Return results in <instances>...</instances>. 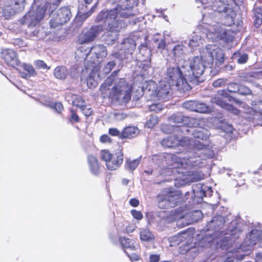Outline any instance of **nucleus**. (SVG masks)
<instances>
[{
    "mask_svg": "<svg viewBox=\"0 0 262 262\" xmlns=\"http://www.w3.org/2000/svg\"><path fill=\"white\" fill-rule=\"evenodd\" d=\"M134 15L130 0H126L122 4H117L114 8L100 11L96 20L98 21L103 20L107 24L106 40L114 43L118 38V33L120 29L126 26L123 19Z\"/></svg>",
    "mask_w": 262,
    "mask_h": 262,
    "instance_id": "obj_1",
    "label": "nucleus"
},
{
    "mask_svg": "<svg viewBox=\"0 0 262 262\" xmlns=\"http://www.w3.org/2000/svg\"><path fill=\"white\" fill-rule=\"evenodd\" d=\"M114 81L113 78L107 77L102 83L100 87L102 97L104 99L108 98L112 102L119 104L128 103L132 97V86L123 79H120L119 82L114 84L110 90Z\"/></svg>",
    "mask_w": 262,
    "mask_h": 262,
    "instance_id": "obj_2",
    "label": "nucleus"
},
{
    "mask_svg": "<svg viewBox=\"0 0 262 262\" xmlns=\"http://www.w3.org/2000/svg\"><path fill=\"white\" fill-rule=\"evenodd\" d=\"M100 156L101 160L105 162L106 168L110 171L118 169L124 161V154L121 149H118L113 152L108 149H102L100 151Z\"/></svg>",
    "mask_w": 262,
    "mask_h": 262,
    "instance_id": "obj_3",
    "label": "nucleus"
},
{
    "mask_svg": "<svg viewBox=\"0 0 262 262\" xmlns=\"http://www.w3.org/2000/svg\"><path fill=\"white\" fill-rule=\"evenodd\" d=\"M186 74H184L179 66H169L165 73V82L171 86H180L186 83Z\"/></svg>",
    "mask_w": 262,
    "mask_h": 262,
    "instance_id": "obj_4",
    "label": "nucleus"
},
{
    "mask_svg": "<svg viewBox=\"0 0 262 262\" xmlns=\"http://www.w3.org/2000/svg\"><path fill=\"white\" fill-rule=\"evenodd\" d=\"M72 16L70 9L68 7H62L52 14L50 21L52 28H56L69 21Z\"/></svg>",
    "mask_w": 262,
    "mask_h": 262,
    "instance_id": "obj_5",
    "label": "nucleus"
},
{
    "mask_svg": "<svg viewBox=\"0 0 262 262\" xmlns=\"http://www.w3.org/2000/svg\"><path fill=\"white\" fill-rule=\"evenodd\" d=\"M215 11L219 13H224L227 17L231 19V23H234L236 16V13L231 0H219L214 3L213 5Z\"/></svg>",
    "mask_w": 262,
    "mask_h": 262,
    "instance_id": "obj_6",
    "label": "nucleus"
},
{
    "mask_svg": "<svg viewBox=\"0 0 262 262\" xmlns=\"http://www.w3.org/2000/svg\"><path fill=\"white\" fill-rule=\"evenodd\" d=\"M102 28L101 26H93L89 29H85L79 34L77 39L79 45L89 43L92 42L102 32Z\"/></svg>",
    "mask_w": 262,
    "mask_h": 262,
    "instance_id": "obj_7",
    "label": "nucleus"
},
{
    "mask_svg": "<svg viewBox=\"0 0 262 262\" xmlns=\"http://www.w3.org/2000/svg\"><path fill=\"white\" fill-rule=\"evenodd\" d=\"M1 57L4 62L8 66L13 68L20 65L18 54L11 49H3L1 51Z\"/></svg>",
    "mask_w": 262,
    "mask_h": 262,
    "instance_id": "obj_8",
    "label": "nucleus"
},
{
    "mask_svg": "<svg viewBox=\"0 0 262 262\" xmlns=\"http://www.w3.org/2000/svg\"><path fill=\"white\" fill-rule=\"evenodd\" d=\"M203 55L201 57L198 56L193 57L189 61V67L192 71V75L196 78L200 77L204 73L205 66L203 62V57L206 58V55Z\"/></svg>",
    "mask_w": 262,
    "mask_h": 262,
    "instance_id": "obj_9",
    "label": "nucleus"
},
{
    "mask_svg": "<svg viewBox=\"0 0 262 262\" xmlns=\"http://www.w3.org/2000/svg\"><path fill=\"white\" fill-rule=\"evenodd\" d=\"M44 14L40 11H30L21 19L22 25L27 24L29 27L37 25L43 18Z\"/></svg>",
    "mask_w": 262,
    "mask_h": 262,
    "instance_id": "obj_10",
    "label": "nucleus"
},
{
    "mask_svg": "<svg viewBox=\"0 0 262 262\" xmlns=\"http://www.w3.org/2000/svg\"><path fill=\"white\" fill-rule=\"evenodd\" d=\"M169 120L177 124L178 126H192L195 121L193 118L185 116L182 113L178 112L171 115Z\"/></svg>",
    "mask_w": 262,
    "mask_h": 262,
    "instance_id": "obj_11",
    "label": "nucleus"
},
{
    "mask_svg": "<svg viewBox=\"0 0 262 262\" xmlns=\"http://www.w3.org/2000/svg\"><path fill=\"white\" fill-rule=\"evenodd\" d=\"M136 44L135 42L131 43L129 47H123L119 51L114 52L110 55L111 59H116L119 61L128 58V55H132L136 49Z\"/></svg>",
    "mask_w": 262,
    "mask_h": 262,
    "instance_id": "obj_12",
    "label": "nucleus"
},
{
    "mask_svg": "<svg viewBox=\"0 0 262 262\" xmlns=\"http://www.w3.org/2000/svg\"><path fill=\"white\" fill-rule=\"evenodd\" d=\"M165 81L160 82L159 85L155 91V96L158 100L164 102L169 100L170 90L171 85L165 83Z\"/></svg>",
    "mask_w": 262,
    "mask_h": 262,
    "instance_id": "obj_13",
    "label": "nucleus"
},
{
    "mask_svg": "<svg viewBox=\"0 0 262 262\" xmlns=\"http://www.w3.org/2000/svg\"><path fill=\"white\" fill-rule=\"evenodd\" d=\"M25 0H10L6 10L11 15L19 13L25 9Z\"/></svg>",
    "mask_w": 262,
    "mask_h": 262,
    "instance_id": "obj_14",
    "label": "nucleus"
},
{
    "mask_svg": "<svg viewBox=\"0 0 262 262\" xmlns=\"http://www.w3.org/2000/svg\"><path fill=\"white\" fill-rule=\"evenodd\" d=\"M182 199V194L178 191H169L164 195V200L177 206Z\"/></svg>",
    "mask_w": 262,
    "mask_h": 262,
    "instance_id": "obj_15",
    "label": "nucleus"
},
{
    "mask_svg": "<svg viewBox=\"0 0 262 262\" xmlns=\"http://www.w3.org/2000/svg\"><path fill=\"white\" fill-rule=\"evenodd\" d=\"M88 162L91 172L94 175H98L100 172V166L97 158L93 155H89Z\"/></svg>",
    "mask_w": 262,
    "mask_h": 262,
    "instance_id": "obj_16",
    "label": "nucleus"
},
{
    "mask_svg": "<svg viewBox=\"0 0 262 262\" xmlns=\"http://www.w3.org/2000/svg\"><path fill=\"white\" fill-rule=\"evenodd\" d=\"M119 241L124 249L129 248L135 250L137 249V246H139L135 240L125 237H120Z\"/></svg>",
    "mask_w": 262,
    "mask_h": 262,
    "instance_id": "obj_17",
    "label": "nucleus"
},
{
    "mask_svg": "<svg viewBox=\"0 0 262 262\" xmlns=\"http://www.w3.org/2000/svg\"><path fill=\"white\" fill-rule=\"evenodd\" d=\"M139 235L142 242H149L155 239L154 234L147 227L140 229Z\"/></svg>",
    "mask_w": 262,
    "mask_h": 262,
    "instance_id": "obj_18",
    "label": "nucleus"
},
{
    "mask_svg": "<svg viewBox=\"0 0 262 262\" xmlns=\"http://www.w3.org/2000/svg\"><path fill=\"white\" fill-rule=\"evenodd\" d=\"M253 12V25L256 28H258L262 25V7H254Z\"/></svg>",
    "mask_w": 262,
    "mask_h": 262,
    "instance_id": "obj_19",
    "label": "nucleus"
},
{
    "mask_svg": "<svg viewBox=\"0 0 262 262\" xmlns=\"http://www.w3.org/2000/svg\"><path fill=\"white\" fill-rule=\"evenodd\" d=\"M192 135L195 139L206 140L208 138V131L204 128H192Z\"/></svg>",
    "mask_w": 262,
    "mask_h": 262,
    "instance_id": "obj_20",
    "label": "nucleus"
},
{
    "mask_svg": "<svg viewBox=\"0 0 262 262\" xmlns=\"http://www.w3.org/2000/svg\"><path fill=\"white\" fill-rule=\"evenodd\" d=\"M207 53L208 54V57H209V59L208 60L212 63L213 62V61L214 59L216 60V63H219V64H222L224 61V55L222 53V51L221 50H220V52L218 51L215 52V57H214L213 53L211 52L210 51H209V49L208 47L206 48L205 49Z\"/></svg>",
    "mask_w": 262,
    "mask_h": 262,
    "instance_id": "obj_21",
    "label": "nucleus"
},
{
    "mask_svg": "<svg viewBox=\"0 0 262 262\" xmlns=\"http://www.w3.org/2000/svg\"><path fill=\"white\" fill-rule=\"evenodd\" d=\"M68 74V69L63 66H58L54 70V75L58 79L63 80L66 79Z\"/></svg>",
    "mask_w": 262,
    "mask_h": 262,
    "instance_id": "obj_22",
    "label": "nucleus"
},
{
    "mask_svg": "<svg viewBox=\"0 0 262 262\" xmlns=\"http://www.w3.org/2000/svg\"><path fill=\"white\" fill-rule=\"evenodd\" d=\"M137 128L134 126H128L124 128L121 134L122 139H131L137 135Z\"/></svg>",
    "mask_w": 262,
    "mask_h": 262,
    "instance_id": "obj_23",
    "label": "nucleus"
},
{
    "mask_svg": "<svg viewBox=\"0 0 262 262\" xmlns=\"http://www.w3.org/2000/svg\"><path fill=\"white\" fill-rule=\"evenodd\" d=\"M178 138L173 136H169L164 139L161 143L163 146L165 147H173L178 145Z\"/></svg>",
    "mask_w": 262,
    "mask_h": 262,
    "instance_id": "obj_24",
    "label": "nucleus"
},
{
    "mask_svg": "<svg viewBox=\"0 0 262 262\" xmlns=\"http://www.w3.org/2000/svg\"><path fill=\"white\" fill-rule=\"evenodd\" d=\"M239 85V84L235 82L230 83L228 84L227 90H224L221 91L220 94L223 96L228 97V92L238 93Z\"/></svg>",
    "mask_w": 262,
    "mask_h": 262,
    "instance_id": "obj_25",
    "label": "nucleus"
},
{
    "mask_svg": "<svg viewBox=\"0 0 262 262\" xmlns=\"http://www.w3.org/2000/svg\"><path fill=\"white\" fill-rule=\"evenodd\" d=\"M24 69L27 73H23L21 76L26 79H28L32 76H36L37 75L34 68L31 65L25 64Z\"/></svg>",
    "mask_w": 262,
    "mask_h": 262,
    "instance_id": "obj_26",
    "label": "nucleus"
},
{
    "mask_svg": "<svg viewBox=\"0 0 262 262\" xmlns=\"http://www.w3.org/2000/svg\"><path fill=\"white\" fill-rule=\"evenodd\" d=\"M72 100V104L75 105L79 108L83 107V105L85 104V101L84 99L80 96L76 94H73L71 96Z\"/></svg>",
    "mask_w": 262,
    "mask_h": 262,
    "instance_id": "obj_27",
    "label": "nucleus"
},
{
    "mask_svg": "<svg viewBox=\"0 0 262 262\" xmlns=\"http://www.w3.org/2000/svg\"><path fill=\"white\" fill-rule=\"evenodd\" d=\"M195 112L209 113L211 112V108L206 104L196 101Z\"/></svg>",
    "mask_w": 262,
    "mask_h": 262,
    "instance_id": "obj_28",
    "label": "nucleus"
},
{
    "mask_svg": "<svg viewBox=\"0 0 262 262\" xmlns=\"http://www.w3.org/2000/svg\"><path fill=\"white\" fill-rule=\"evenodd\" d=\"M48 106L54 109L58 113H61L63 110V106L61 102H49Z\"/></svg>",
    "mask_w": 262,
    "mask_h": 262,
    "instance_id": "obj_29",
    "label": "nucleus"
},
{
    "mask_svg": "<svg viewBox=\"0 0 262 262\" xmlns=\"http://www.w3.org/2000/svg\"><path fill=\"white\" fill-rule=\"evenodd\" d=\"M184 46L182 45H177L173 49L172 52L175 57H179L184 54Z\"/></svg>",
    "mask_w": 262,
    "mask_h": 262,
    "instance_id": "obj_30",
    "label": "nucleus"
},
{
    "mask_svg": "<svg viewBox=\"0 0 262 262\" xmlns=\"http://www.w3.org/2000/svg\"><path fill=\"white\" fill-rule=\"evenodd\" d=\"M196 101H187L183 103V106L186 109L191 111L195 112Z\"/></svg>",
    "mask_w": 262,
    "mask_h": 262,
    "instance_id": "obj_31",
    "label": "nucleus"
},
{
    "mask_svg": "<svg viewBox=\"0 0 262 262\" xmlns=\"http://www.w3.org/2000/svg\"><path fill=\"white\" fill-rule=\"evenodd\" d=\"M158 121L157 116L151 115L150 118L146 121V126L148 128H151L158 124Z\"/></svg>",
    "mask_w": 262,
    "mask_h": 262,
    "instance_id": "obj_32",
    "label": "nucleus"
},
{
    "mask_svg": "<svg viewBox=\"0 0 262 262\" xmlns=\"http://www.w3.org/2000/svg\"><path fill=\"white\" fill-rule=\"evenodd\" d=\"M140 163L139 160L137 159L133 160H127L126 162L127 168L130 170H135L139 165Z\"/></svg>",
    "mask_w": 262,
    "mask_h": 262,
    "instance_id": "obj_33",
    "label": "nucleus"
},
{
    "mask_svg": "<svg viewBox=\"0 0 262 262\" xmlns=\"http://www.w3.org/2000/svg\"><path fill=\"white\" fill-rule=\"evenodd\" d=\"M239 91L238 94L242 95H249L252 94V91L247 86L239 84L238 88Z\"/></svg>",
    "mask_w": 262,
    "mask_h": 262,
    "instance_id": "obj_34",
    "label": "nucleus"
},
{
    "mask_svg": "<svg viewBox=\"0 0 262 262\" xmlns=\"http://www.w3.org/2000/svg\"><path fill=\"white\" fill-rule=\"evenodd\" d=\"M70 112L71 116L69 118L70 122L72 123H78L80 121V118L76 111L73 109H71Z\"/></svg>",
    "mask_w": 262,
    "mask_h": 262,
    "instance_id": "obj_35",
    "label": "nucleus"
},
{
    "mask_svg": "<svg viewBox=\"0 0 262 262\" xmlns=\"http://www.w3.org/2000/svg\"><path fill=\"white\" fill-rule=\"evenodd\" d=\"M212 102L225 109H226L228 104V103H226V102L224 101L222 98L219 97H213L212 98Z\"/></svg>",
    "mask_w": 262,
    "mask_h": 262,
    "instance_id": "obj_36",
    "label": "nucleus"
},
{
    "mask_svg": "<svg viewBox=\"0 0 262 262\" xmlns=\"http://www.w3.org/2000/svg\"><path fill=\"white\" fill-rule=\"evenodd\" d=\"M34 64L36 66V68L39 69H47L49 70L50 69V67H48L47 64L41 60H36L34 62Z\"/></svg>",
    "mask_w": 262,
    "mask_h": 262,
    "instance_id": "obj_37",
    "label": "nucleus"
},
{
    "mask_svg": "<svg viewBox=\"0 0 262 262\" xmlns=\"http://www.w3.org/2000/svg\"><path fill=\"white\" fill-rule=\"evenodd\" d=\"M80 108L86 117H89L92 114L93 110L92 107H89L88 105H85V104L83 105V107H81Z\"/></svg>",
    "mask_w": 262,
    "mask_h": 262,
    "instance_id": "obj_38",
    "label": "nucleus"
},
{
    "mask_svg": "<svg viewBox=\"0 0 262 262\" xmlns=\"http://www.w3.org/2000/svg\"><path fill=\"white\" fill-rule=\"evenodd\" d=\"M116 66L114 61H109L104 67V71L106 73H110Z\"/></svg>",
    "mask_w": 262,
    "mask_h": 262,
    "instance_id": "obj_39",
    "label": "nucleus"
},
{
    "mask_svg": "<svg viewBox=\"0 0 262 262\" xmlns=\"http://www.w3.org/2000/svg\"><path fill=\"white\" fill-rule=\"evenodd\" d=\"M130 213L133 217L137 220H141L143 217V214L140 211L133 209L131 210Z\"/></svg>",
    "mask_w": 262,
    "mask_h": 262,
    "instance_id": "obj_40",
    "label": "nucleus"
},
{
    "mask_svg": "<svg viewBox=\"0 0 262 262\" xmlns=\"http://www.w3.org/2000/svg\"><path fill=\"white\" fill-rule=\"evenodd\" d=\"M226 79L224 78H219L215 80L213 83L212 85L214 88H219L225 85L226 83Z\"/></svg>",
    "mask_w": 262,
    "mask_h": 262,
    "instance_id": "obj_41",
    "label": "nucleus"
},
{
    "mask_svg": "<svg viewBox=\"0 0 262 262\" xmlns=\"http://www.w3.org/2000/svg\"><path fill=\"white\" fill-rule=\"evenodd\" d=\"M194 147L197 150H205L208 148V146L201 142L200 141H195L194 144Z\"/></svg>",
    "mask_w": 262,
    "mask_h": 262,
    "instance_id": "obj_42",
    "label": "nucleus"
},
{
    "mask_svg": "<svg viewBox=\"0 0 262 262\" xmlns=\"http://www.w3.org/2000/svg\"><path fill=\"white\" fill-rule=\"evenodd\" d=\"M166 47V43L165 39H162L159 41L157 48L160 52H162Z\"/></svg>",
    "mask_w": 262,
    "mask_h": 262,
    "instance_id": "obj_43",
    "label": "nucleus"
},
{
    "mask_svg": "<svg viewBox=\"0 0 262 262\" xmlns=\"http://www.w3.org/2000/svg\"><path fill=\"white\" fill-rule=\"evenodd\" d=\"M162 105L159 103L152 104L149 105V109L150 111L159 112L162 110Z\"/></svg>",
    "mask_w": 262,
    "mask_h": 262,
    "instance_id": "obj_44",
    "label": "nucleus"
},
{
    "mask_svg": "<svg viewBox=\"0 0 262 262\" xmlns=\"http://www.w3.org/2000/svg\"><path fill=\"white\" fill-rule=\"evenodd\" d=\"M137 226L135 224L130 223L126 226L125 232L127 233H132L135 230Z\"/></svg>",
    "mask_w": 262,
    "mask_h": 262,
    "instance_id": "obj_45",
    "label": "nucleus"
},
{
    "mask_svg": "<svg viewBox=\"0 0 262 262\" xmlns=\"http://www.w3.org/2000/svg\"><path fill=\"white\" fill-rule=\"evenodd\" d=\"M124 252L132 261H138L140 259V256L137 253L128 254L125 250Z\"/></svg>",
    "mask_w": 262,
    "mask_h": 262,
    "instance_id": "obj_46",
    "label": "nucleus"
},
{
    "mask_svg": "<svg viewBox=\"0 0 262 262\" xmlns=\"http://www.w3.org/2000/svg\"><path fill=\"white\" fill-rule=\"evenodd\" d=\"M248 59V56L247 54H243L241 55L237 59V62L240 64L246 63Z\"/></svg>",
    "mask_w": 262,
    "mask_h": 262,
    "instance_id": "obj_47",
    "label": "nucleus"
},
{
    "mask_svg": "<svg viewBox=\"0 0 262 262\" xmlns=\"http://www.w3.org/2000/svg\"><path fill=\"white\" fill-rule=\"evenodd\" d=\"M226 110L234 114L238 115L239 113V111L235 107L232 105L228 104L227 107L226 108Z\"/></svg>",
    "mask_w": 262,
    "mask_h": 262,
    "instance_id": "obj_48",
    "label": "nucleus"
},
{
    "mask_svg": "<svg viewBox=\"0 0 262 262\" xmlns=\"http://www.w3.org/2000/svg\"><path fill=\"white\" fill-rule=\"evenodd\" d=\"M100 141L101 143H111L112 140L111 138L106 134L102 135L100 138Z\"/></svg>",
    "mask_w": 262,
    "mask_h": 262,
    "instance_id": "obj_49",
    "label": "nucleus"
},
{
    "mask_svg": "<svg viewBox=\"0 0 262 262\" xmlns=\"http://www.w3.org/2000/svg\"><path fill=\"white\" fill-rule=\"evenodd\" d=\"M12 43L19 48L24 46V41L22 39L19 38H14L13 39Z\"/></svg>",
    "mask_w": 262,
    "mask_h": 262,
    "instance_id": "obj_50",
    "label": "nucleus"
},
{
    "mask_svg": "<svg viewBox=\"0 0 262 262\" xmlns=\"http://www.w3.org/2000/svg\"><path fill=\"white\" fill-rule=\"evenodd\" d=\"M87 84L89 88L95 87L96 85V82L94 80L93 78L91 76H89V78H87Z\"/></svg>",
    "mask_w": 262,
    "mask_h": 262,
    "instance_id": "obj_51",
    "label": "nucleus"
},
{
    "mask_svg": "<svg viewBox=\"0 0 262 262\" xmlns=\"http://www.w3.org/2000/svg\"><path fill=\"white\" fill-rule=\"evenodd\" d=\"M187 234V231L184 230L182 231L180 233H179L177 235L178 238H180V240L181 241H183V239H186L188 237V235Z\"/></svg>",
    "mask_w": 262,
    "mask_h": 262,
    "instance_id": "obj_52",
    "label": "nucleus"
},
{
    "mask_svg": "<svg viewBox=\"0 0 262 262\" xmlns=\"http://www.w3.org/2000/svg\"><path fill=\"white\" fill-rule=\"evenodd\" d=\"M108 134L112 136H118L120 133L116 128H110L108 129Z\"/></svg>",
    "mask_w": 262,
    "mask_h": 262,
    "instance_id": "obj_53",
    "label": "nucleus"
},
{
    "mask_svg": "<svg viewBox=\"0 0 262 262\" xmlns=\"http://www.w3.org/2000/svg\"><path fill=\"white\" fill-rule=\"evenodd\" d=\"M129 203L130 205H131L132 207H136L139 205L140 202L138 199L135 198H132L130 199Z\"/></svg>",
    "mask_w": 262,
    "mask_h": 262,
    "instance_id": "obj_54",
    "label": "nucleus"
},
{
    "mask_svg": "<svg viewBox=\"0 0 262 262\" xmlns=\"http://www.w3.org/2000/svg\"><path fill=\"white\" fill-rule=\"evenodd\" d=\"M150 262H159L160 261V255L151 254L149 256Z\"/></svg>",
    "mask_w": 262,
    "mask_h": 262,
    "instance_id": "obj_55",
    "label": "nucleus"
},
{
    "mask_svg": "<svg viewBox=\"0 0 262 262\" xmlns=\"http://www.w3.org/2000/svg\"><path fill=\"white\" fill-rule=\"evenodd\" d=\"M147 48H148V47H147V45L146 43H142L139 47V52L140 53H143V51L144 50L147 51Z\"/></svg>",
    "mask_w": 262,
    "mask_h": 262,
    "instance_id": "obj_56",
    "label": "nucleus"
},
{
    "mask_svg": "<svg viewBox=\"0 0 262 262\" xmlns=\"http://www.w3.org/2000/svg\"><path fill=\"white\" fill-rule=\"evenodd\" d=\"M231 1L233 2L234 9L237 6L241 5L243 2V0H231Z\"/></svg>",
    "mask_w": 262,
    "mask_h": 262,
    "instance_id": "obj_57",
    "label": "nucleus"
},
{
    "mask_svg": "<svg viewBox=\"0 0 262 262\" xmlns=\"http://www.w3.org/2000/svg\"><path fill=\"white\" fill-rule=\"evenodd\" d=\"M189 46L190 47H191L192 48H196L197 47H198L199 45V44H198L196 41H194V39H191L190 41H189Z\"/></svg>",
    "mask_w": 262,
    "mask_h": 262,
    "instance_id": "obj_58",
    "label": "nucleus"
},
{
    "mask_svg": "<svg viewBox=\"0 0 262 262\" xmlns=\"http://www.w3.org/2000/svg\"><path fill=\"white\" fill-rule=\"evenodd\" d=\"M224 132L227 133H232L233 127L231 125H228L227 129H224Z\"/></svg>",
    "mask_w": 262,
    "mask_h": 262,
    "instance_id": "obj_59",
    "label": "nucleus"
},
{
    "mask_svg": "<svg viewBox=\"0 0 262 262\" xmlns=\"http://www.w3.org/2000/svg\"><path fill=\"white\" fill-rule=\"evenodd\" d=\"M119 72V70H115L114 71L111 75L110 77L111 78H113L112 77H115L117 76L118 73Z\"/></svg>",
    "mask_w": 262,
    "mask_h": 262,
    "instance_id": "obj_60",
    "label": "nucleus"
},
{
    "mask_svg": "<svg viewBox=\"0 0 262 262\" xmlns=\"http://www.w3.org/2000/svg\"><path fill=\"white\" fill-rule=\"evenodd\" d=\"M233 101H234L236 103L241 104L242 102L239 101V100L236 99L235 98H232Z\"/></svg>",
    "mask_w": 262,
    "mask_h": 262,
    "instance_id": "obj_61",
    "label": "nucleus"
},
{
    "mask_svg": "<svg viewBox=\"0 0 262 262\" xmlns=\"http://www.w3.org/2000/svg\"><path fill=\"white\" fill-rule=\"evenodd\" d=\"M85 4L86 5H90L93 2V0H83Z\"/></svg>",
    "mask_w": 262,
    "mask_h": 262,
    "instance_id": "obj_62",
    "label": "nucleus"
},
{
    "mask_svg": "<svg viewBox=\"0 0 262 262\" xmlns=\"http://www.w3.org/2000/svg\"><path fill=\"white\" fill-rule=\"evenodd\" d=\"M99 0H97V1H99ZM98 2H97L95 4V5L92 7L91 9V11L92 12H93L94 10H95V9L96 8V6L98 4Z\"/></svg>",
    "mask_w": 262,
    "mask_h": 262,
    "instance_id": "obj_63",
    "label": "nucleus"
},
{
    "mask_svg": "<svg viewBox=\"0 0 262 262\" xmlns=\"http://www.w3.org/2000/svg\"><path fill=\"white\" fill-rule=\"evenodd\" d=\"M103 47V51H102V52H104L105 55H106V54H107V53H106V51H106V48H105V47Z\"/></svg>",
    "mask_w": 262,
    "mask_h": 262,
    "instance_id": "obj_64",
    "label": "nucleus"
}]
</instances>
